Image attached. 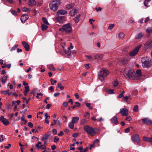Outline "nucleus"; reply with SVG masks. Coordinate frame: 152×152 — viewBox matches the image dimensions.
Wrapping results in <instances>:
<instances>
[{
    "instance_id": "obj_1",
    "label": "nucleus",
    "mask_w": 152,
    "mask_h": 152,
    "mask_svg": "<svg viewBox=\"0 0 152 152\" xmlns=\"http://www.w3.org/2000/svg\"><path fill=\"white\" fill-rule=\"evenodd\" d=\"M109 74L108 70L103 68H102L98 72V77L99 80L102 81Z\"/></svg>"
},
{
    "instance_id": "obj_2",
    "label": "nucleus",
    "mask_w": 152,
    "mask_h": 152,
    "mask_svg": "<svg viewBox=\"0 0 152 152\" xmlns=\"http://www.w3.org/2000/svg\"><path fill=\"white\" fill-rule=\"evenodd\" d=\"M61 3L60 0H53L49 4L50 10L53 12L56 11L58 10V7L60 5Z\"/></svg>"
},
{
    "instance_id": "obj_3",
    "label": "nucleus",
    "mask_w": 152,
    "mask_h": 152,
    "mask_svg": "<svg viewBox=\"0 0 152 152\" xmlns=\"http://www.w3.org/2000/svg\"><path fill=\"white\" fill-rule=\"evenodd\" d=\"M71 24L69 23L63 25L61 28L59 29V31L62 32H65L66 33H70L72 30Z\"/></svg>"
},
{
    "instance_id": "obj_4",
    "label": "nucleus",
    "mask_w": 152,
    "mask_h": 152,
    "mask_svg": "<svg viewBox=\"0 0 152 152\" xmlns=\"http://www.w3.org/2000/svg\"><path fill=\"white\" fill-rule=\"evenodd\" d=\"M135 75V73L133 69H129L127 70V69H125L124 75L125 77L128 78L133 79Z\"/></svg>"
},
{
    "instance_id": "obj_5",
    "label": "nucleus",
    "mask_w": 152,
    "mask_h": 152,
    "mask_svg": "<svg viewBox=\"0 0 152 152\" xmlns=\"http://www.w3.org/2000/svg\"><path fill=\"white\" fill-rule=\"evenodd\" d=\"M84 130L88 134L92 136H94L96 134L95 130L96 129H94L88 125L85 126L84 127Z\"/></svg>"
},
{
    "instance_id": "obj_6",
    "label": "nucleus",
    "mask_w": 152,
    "mask_h": 152,
    "mask_svg": "<svg viewBox=\"0 0 152 152\" xmlns=\"http://www.w3.org/2000/svg\"><path fill=\"white\" fill-rule=\"evenodd\" d=\"M141 61L144 67H149L152 65V61L148 59L146 60L145 58H143L141 59Z\"/></svg>"
},
{
    "instance_id": "obj_7",
    "label": "nucleus",
    "mask_w": 152,
    "mask_h": 152,
    "mask_svg": "<svg viewBox=\"0 0 152 152\" xmlns=\"http://www.w3.org/2000/svg\"><path fill=\"white\" fill-rule=\"evenodd\" d=\"M141 46V45H140L136 47L134 49L130 52L129 55L131 56H135L139 51V50Z\"/></svg>"
},
{
    "instance_id": "obj_8",
    "label": "nucleus",
    "mask_w": 152,
    "mask_h": 152,
    "mask_svg": "<svg viewBox=\"0 0 152 152\" xmlns=\"http://www.w3.org/2000/svg\"><path fill=\"white\" fill-rule=\"evenodd\" d=\"M119 113L122 116H126L128 114V110L126 108H121L120 110Z\"/></svg>"
},
{
    "instance_id": "obj_9",
    "label": "nucleus",
    "mask_w": 152,
    "mask_h": 152,
    "mask_svg": "<svg viewBox=\"0 0 152 152\" xmlns=\"http://www.w3.org/2000/svg\"><path fill=\"white\" fill-rule=\"evenodd\" d=\"M0 121H1L2 123L5 126L8 125L10 124V122L7 120L2 116L0 118Z\"/></svg>"
},
{
    "instance_id": "obj_10",
    "label": "nucleus",
    "mask_w": 152,
    "mask_h": 152,
    "mask_svg": "<svg viewBox=\"0 0 152 152\" xmlns=\"http://www.w3.org/2000/svg\"><path fill=\"white\" fill-rule=\"evenodd\" d=\"M152 45V40L149 39L146 43L144 45L145 48L146 49H147L148 48L151 47Z\"/></svg>"
},
{
    "instance_id": "obj_11",
    "label": "nucleus",
    "mask_w": 152,
    "mask_h": 152,
    "mask_svg": "<svg viewBox=\"0 0 152 152\" xmlns=\"http://www.w3.org/2000/svg\"><path fill=\"white\" fill-rule=\"evenodd\" d=\"M27 3V4L30 7L33 6L35 5L36 4V2L35 0H23Z\"/></svg>"
},
{
    "instance_id": "obj_12",
    "label": "nucleus",
    "mask_w": 152,
    "mask_h": 152,
    "mask_svg": "<svg viewBox=\"0 0 152 152\" xmlns=\"http://www.w3.org/2000/svg\"><path fill=\"white\" fill-rule=\"evenodd\" d=\"M28 18V16L27 15H23L21 17L20 20L23 23Z\"/></svg>"
},
{
    "instance_id": "obj_13",
    "label": "nucleus",
    "mask_w": 152,
    "mask_h": 152,
    "mask_svg": "<svg viewBox=\"0 0 152 152\" xmlns=\"http://www.w3.org/2000/svg\"><path fill=\"white\" fill-rule=\"evenodd\" d=\"M22 44L26 51H28L29 50V45L27 42L25 41L23 42Z\"/></svg>"
},
{
    "instance_id": "obj_14",
    "label": "nucleus",
    "mask_w": 152,
    "mask_h": 152,
    "mask_svg": "<svg viewBox=\"0 0 152 152\" xmlns=\"http://www.w3.org/2000/svg\"><path fill=\"white\" fill-rule=\"evenodd\" d=\"M111 121L115 124H118V118L116 116H114L111 119Z\"/></svg>"
},
{
    "instance_id": "obj_15",
    "label": "nucleus",
    "mask_w": 152,
    "mask_h": 152,
    "mask_svg": "<svg viewBox=\"0 0 152 152\" xmlns=\"http://www.w3.org/2000/svg\"><path fill=\"white\" fill-rule=\"evenodd\" d=\"M132 140L133 141H140L139 137L138 135L135 134L132 137Z\"/></svg>"
},
{
    "instance_id": "obj_16",
    "label": "nucleus",
    "mask_w": 152,
    "mask_h": 152,
    "mask_svg": "<svg viewBox=\"0 0 152 152\" xmlns=\"http://www.w3.org/2000/svg\"><path fill=\"white\" fill-rule=\"evenodd\" d=\"M143 140L145 141L150 142L152 144V137H143Z\"/></svg>"
},
{
    "instance_id": "obj_17",
    "label": "nucleus",
    "mask_w": 152,
    "mask_h": 152,
    "mask_svg": "<svg viewBox=\"0 0 152 152\" xmlns=\"http://www.w3.org/2000/svg\"><path fill=\"white\" fill-rule=\"evenodd\" d=\"M103 55L102 54H96L94 55V59H102V58Z\"/></svg>"
},
{
    "instance_id": "obj_18",
    "label": "nucleus",
    "mask_w": 152,
    "mask_h": 152,
    "mask_svg": "<svg viewBox=\"0 0 152 152\" xmlns=\"http://www.w3.org/2000/svg\"><path fill=\"white\" fill-rule=\"evenodd\" d=\"M79 119L78 117H73L72 120V123L76 124L79 121Z\"/></svg>"
},
{
    "instance_id": "obj_19",
    "label": "nucleus",
    "mask_w": 152,
    "mask_h": 152,
    "mask_svg": "<svg viewBox=\"0 0 152 152\" xmlns=\"http://www.w3.org/2000/svg\"><path fill=\"white\" fill-rule=\"evenodd\" d=\"M45 145H39L38 144H36V146L37 148L39 150V149H41L42 150H44V149L45 148H46Z\"/></svg>"
},
{
    "instance_id": "obj_20",
    "label": "nucleus",
    "mask_w": 152,
    "mask_h": 152,
    "mask_svg": "<svg viewBox=\"0 0 152 152\" xmlns=\"http://www.w3.org/2000/svg\"><path fill=\"white\" fill-rule=\"evenodd\" d=\"M141 121L143 124H149L150 120H149L147 118H142L141 119Z\"/></svg>"
},
{
    "instance_id": "obj_21",
    "label": "nucleus",
    "mask_w": 152,
    "mask_h": 152,
    "mask_svg": "<svg viewBox=\"0 0 152 152\" xmlns=\"http://www.w3.org/2000/svg\"><path fill=\"white\" fill-rule=\"evenodd\" d=\"M77 10L76 9L72 10L69 12L70 15L72 16H74L77 13Z\"/></svg>"
},
{
    "instance_id": "obj_22",
    "label": "nucleus",
    "mask_w": 152,
    "mask_h": 152,
    "mask_svg": "<svg viewBox=\"0 0 152 152\" xmlns=\"http://www.w3.org/2000/svg\"><path fill=\"white\" fill-rule=\"evenodd\" d=\"M74 5L72 4H67L66 6V8L67 10H69L73 7Z\"/></svg>"
},
{
    "instance_id": "obj_23",
    "label": "nucleus",
    "mask_w": 152,
    "mask_h": 152,
    "mask_svg": "<svg viewBox=\"0 0 152 152\" xmlns=\"http://www.w3.org/2000/svg\"><path fill=\"white\" fill-rule=\"evenodd\" d=\"M67 11L64 10H58L57 11V13L61 14L62 15H64L65 14L67 13Z\"/></svg>"
},
{
    "instance_id": "obj_24",
    "label": "nucleus",
    "mask_w": 152,
    "mask_h": 152,
    "mask_svg": "<svg viewBox=\"0 0 152 152\" xmlns=\"http://www.w3.org/2000/svg\"><path fill=\"white\" fill-rule=\"evenodd\" d=\"M50 136V134H45L43 136V137L42 139V140L43 141H46L48 138Z\"/></svg>"
},
{
    "instance_id": "obj_25",
    "label": "nucleus",
    "mask_w": 152,
    "mask_h": 152,
    "mask_svg": "<svg viewBox=\"0 0 152 152\" xmlns=\"http://www.w3.org/2000/svg\"><path fill=\"white\" fill-rule=\"evenodd\" d=\"M129 58L128 57L125 58L121 61V62L123 64H126L129 61Z\"/></svg>"
},
{
    "instance_id": "obj_26",
    "label": "nucleus",
    "mask_w": 152,
    "mask_h": 152,
    "mask_svg": "<svg viewBox=\"0 0 152 152\" xmlns=\"http://www.w3.org/2000/svg\"><path fill=\"white\" fill-rule=\"evenodd\" d=\"M143 35V34L142 33H140L136 35L135 37L136 39H139L142 38Z\"/></svg>"
},
{
    "instance_id": "obj_27",
    "label": "nucleus",
    "mask_w": 152,
    "mask_h": 152,
    "mask_svg": "<svg viewBox=\"0 0 152 152\" xmlns=\"http://www.w3.org/2000/svg\"><path fill=\"white\" fill-rule=\"evenodd\" d=\"M151 0H145L144 1V5L146 7H148L150 6V5L148 4L149 2Z\"/></svg>"
},
{
    "instance_id": "obj_28",
    "label": "nucleus",
    "mask_w": 152,
    "mask_h": 152,
    "mask_svg": "<svg viewBox=\"0 0 152 152\" xmlns=\"http://www.w3.org/2000/svg\"><path fill=\"white\" fill-rule=\"evenodd\" d=\"M57 86L61 90H63L64 88V87L62 86L61 84L59 82L57 83Z\"/></svg>"
},
{
    "instance_id": "obj_29",
    "label": "nucleus",
    "mask_w": 152,
    "mask_h": 152,
    "mask_svg": "<svg viewBox=\"0 0 152 152\" xmlns=\"http://www.w3.org/2000/svg\"><path fill=\"white\" fill-rule=\"evenodd\" d=\"M146 32L148 34H150L152 32V27H150L147 28L146 30Z\"/></svg>"
},
{
    "instance_id": "obj_30",
    "label": "nucleus",
    "mask_w": 152,
    "mask_h": 152,
    "mask_svg": "<svg viewBox=\"0 0 152 152\" xmlns=\"http://www.w3.org/2000/svg\"><path fill=\"white\" fill-rule=\"evenodd\" d=\"M80 15H78L77 16L74 18V20L75 21V22L76 23H78L79 21V18L80 17Z\"/></svg>"
},
{
    "instance_id": "obj_31",
    "label": "nucleus",
    "mask_w": 152,
    "mask_h": 152,
    "mask_svg": "<svg viewBox=\"0 0 152 152\" xmlns=\"http://www.w3.org/2000/svg\"><path fill=\"white\" fill-rule=\"evenodd\" d=\"M42 20L45 24H46V25H49V23H48L47 19L45 18L44 17H43L42 18Z\"/></svg>"
},
{
    "instance_id": "obj_32",
    "label": "nucleus",
    "mask_w": 152,
    "mask_h": 152,
    "mask_svg": "<svg viewBox=\"0 0 152 152\" xmlns=\"http://www.w3.org/2000/svg\"><path fill=\"white\" fill-rule=\"evenodd\" d=\"M42 31L46 30L48 28V26L45 24H42Z\"/></svg>"
},
{
    "instance_id": "obj_33",
    "label": "nucleus",
    "mask_w": 152,
    "mask_h": 152,
    "mask_svg": "<svg viewBox=\"0 0 152 152\" xmlns=\"http://www.w3.org/2000/svg\"><path fill=\"white\" fill-rule=\"evenodd\" d=\"M136 73L137 75L139 76H140L141 75V70L140 69H138L136 71Z\"/></svg>"
},
{
    "instance_id": "obj_34",
    "label": "nucleus",
    "mask_w": 152,
    "mask_h": 152,
    "mask_svg": "<svg viewBox=\"0 0 152 152\" xmlns=\"http://www.w3.org/2000/svg\"><path fill=\"white\" fill-rule=\"evenodd\" d=\"M23 11L26 12H28L30 10V9L26 7H23L22 9Z\"/></svg>"
},
{
    "instance_id": "obj_35",
    "label": "nucleus",
    "mask_w": 152,
    "mask_h": 152,
    "mask_svg": "<svg viewBox=\"0 0 152 152\" xmlns=\"http://www.w3.org/2000/svg\"><path fill=\"white\" fill-rule=\"evenodd\" d=\"M84 117L86 118H89L90 117V115L89 113L88 112H86L84 115Z\"/></svg>"
},
{
    "instance_id": "obj_36",
    "label": "nucleus",
    "mask_w": 152,
    "mask_h": 152,
    "mask_svg": "<svg viewBox=\"0 0 152 152\" xmlns=\"http://www.w3.org/2000/svg\"><path fill=\"white\" fill-rule=\"evenodd\" d=\"M9 90H8L7 91H3V92L4 94H8L9 96H10L12 94V92H9Z\"/></svg>"
},
{
    "instance_id": "obj_37",
    "label": "nucleus",
    "mask_w": 152,
    "mask_h": 152,
    "mask_svg": "<svg viewBox=\"0 0 152 152\" xmlns=\"http://www.w3.org/2000/svg\"><path fill=\"white\" fill-rule=\"evenodd\" d=\"M113 91L114 90L113 89H109L107 91V93L109 94H114V92Z\"/></svg>"
},
{
    "instance_id": "obj_38",
    "label": "nucleus",
    "mask_w": 152,
    "mask_h": 152,
    "mask_svg": "<svg viewBox=\"0 0 152 152\" xmlns=\"http://www.w3.org/2000/svg\"><path fill=\"white\" fill-rule=\"evenodd\" d=\"M91 104L89 103H87L86 104V106L90 110H91L93 109V107L90 106Z\"/></svg>"
},
{
    "instance_id": "obj_39",
    "label": "nucleus",
    "mask_w": 152,
    "mask_h": 152,
    "mask_svg": "<svg viewBox=\"0 0 152 152\" xmlns=\"http://www.w3.org/2000/svg\"><path fill=\"white\" fill-rule=\"evenodd\" d=\"M44 151H43L42 152H49L50 151V149L49 148H47L46 146L45 148L44 149Z\"/></svg>"
},
{
    "instance_id": "obj_40",
    "label": "nucleus",
    "mask_w": 152,
    "mask_h": 152,
    "mask_svg": "<svg viewBox=\"0 0 152 152\" xmlns=\"http://www.w3.org/2000/svg\"><path fill=\"white\" fill-rule=\"evenodd\" d=\"M65 53L68 56H70L71 54V51L69 50H66L65 51Z\"/></svg>"
},
{
    "instance_id": "obj_41",
    "label": "nucleus",
    "mask_w": 152,
    "mask_h": 152,
    "mask_svg": "<svg viewBox=\"0 0 152 152\" xmlns=\"http://www.w3.org/2000/svg\"><path fill=\"white\" fill-rule=\"evenodd\" d=\"M74 123H69V127L71 129H73L74 127Z\"/></svg>"
},
{
    "instance_id": "obj_42",
    "label": "nucleus",
    "mask_w": 152,
    "mask_h": 152,
    "mask_svg": "<svg viewBox=\"0 0 152 152\" xmlns=\"http://www.w3.org/2000/svg\"><path fill=\"white\" fill-rule=\"evenodd\" d=\"M18 45H16L14 46L13 47H12L11 49H10L11 51H12L14 50H15L18 47Z\"/></svg>"
},
{
    "instance_id": "obj_43",
    "label": "nucleus",
    "mask_w": 152,
    "mask_h": 152,
    "mask_svg": "<svg viewBox=\"0 0 152 152\" xmlns=\"http://www.w3.org/2000/svg\"><path fill=\"white\" fill-rule=\"evenodd\" d=\"M4 77H1V81L3 84H4L5 83L7 79L6 78H5V79H4Z\"/></svg>"
},
{
    "instance_id": "obj_44",
    "label": "nucleus",
    "mask_w": 152,
    "mask_h": 152,
    "mask_svg": "<svg viewBox=\"0 0 152 152\" xmlns=\"http://www.w3.org/2000/svg\"><path fill=\"white\" fill-rule=\"evenodd\" d=\"M59 140V138L57 136H55L54 138V142H57Z\"/></svg>"
},
{
    "instance_id": "obj_45",
    "label": "nucleus",
    "mask_w": 152,
    "mask_h": 152,
    "mask_svg": "<svg viewBox=\"0 0 152 152\" xmlns=\"http://www.w3.org/2000/svg\"><path fill=\"white\" fill-rule=\"evenodd\" d=\"M124 37V34L122 33H120L119 34V37L121 39L123 38Z\"/></svg>"
},
{
    "instance_id": "obj_46",
    "label": "nucleus",
    "mask_w": 152,
    "mask_h": 152,
    "mask_svg": "<svg viewBox=\"0 0 152 152\" xmlns=\"http://www.w3.org/2000/svg\"><path fill=\"white\" fill-rule=\"evenodd\" d=\"M133 111L135 112H137L138 111V105H136L133 108Z\"/></svg>"
},
{
    "instance_id": "obj_47",
    "label": "nucleus",
    "mask_w": 152,
    "mask_h": 152,
    "mask_svg": "<svg viewBox=\"0 0 152 152\" xmlns=\"http://www.w3.org/2000/svg\"><path fill=\"white\" fill-rule=\"evenodd\" d=\"M25 90L24 91L26 92H28L29 91V87L28 86H25Z\"/></svg>"
},
{
    "instance_id": "obj_48",
    "label": "nucleus",
    "mask_w": 152,
    "mask_h": 152,
    "mask_svg": "<svg viewBox=\"0 0 152 152\" xmlns=\"http://www.w3.org/2000/svg\"><path fill=\"white\" fill-rule=\"evenodd\" d=\"M114 26V24H110L109 25L108 27V29L110 30H111Z\"/></svg>"
},
{
    "instance_id": "obj_49",
    "label": "nucleus",
    "mask_w": 152,
    "mask_h": 152,
    "mask_svg": "<svg viewBox=\"0 0 152 152\" xmlns=\"http://www.w3.org/2000/svg\"><path fill=\"white\" fill-rule=\"evenodd\" d=\"M130 98V96H126L124 97V99L126 101H127V100L129 99Z\"/></svg>"
},
{
    "instance_id": "obj_50",
    "label": "nucleus",
    "mask_w": 152,
    "mask_h": 152,
    "mask_svg": "<svg viewBox=\"0 0 152 152\" xmlns=\"http://www.w3.org/2000/svg\"><path fill=\"white\" fill-rule=\"evenodd\" d=\"M45 119H49L50 118V116L48 115L47 113H45Z\"/></svg>"
},
{
    "instance_id": "obj_51",
    "label": "nucleus",
    "mask_w": 152,
    "mask_h": 152,
    "mask_svg": "<svg viewBox=\"0 0 152 152\" xmlns=\"http://www.w3.org/2000/svg\"><path fill=\"white\" fill-rule=\"evenodd\" d=\"M118 84V81L117 80H115L113 83V85L114 86H116Z\"/></svg>"
},
{
    "instance_id": "obj_52",
    "label": "nucleus",
    "mask_w": 152,
    "mask_h": 152,
    "mask_svg": "<svg viewBox=\"0 0 152 152\" xmlns=\"http://www.w3.org/2000/svg\"><path fill=\"white\" fill-rule=\"evenodd\" d=\"M49 90L52 92H53L54 91L53 87V86H50L49 88Z\"/></svg>"
},
{
    "instance_id": "obj_53",
    "label": "nucleus",
    "mask_w": 152,
    "mask_h": 152,
    "mask_svg": "<svg viewBox=\"0 0 152 152\" xmlns=\"http://www.w3.org/2000/svg\"><path fill=\"white\" fill-rule=\"evenodd\" d=\"M37 96H36V97L37 99L39 98V96H41V97H42L43 95L41 93H37Z\"/></svg>"
},
{
    "instance_id": "obj_54",
    "label": "nucleus",
    "mask_w": 152,
    "mask_h": 152,
    "mask_svg": "<svg viewBox=\"0 0 152 152\" xmlns=\"http://www.w3.org/2000/svg\"><path fill=\"white\" fill-rule=\"evenodd\" d=\"M87 123L86 121L85 120L83 119L81 120V121L80 122V124H84Z\"/></svg>"
},
{
    "instance_id": "obj_55",
    "label": "nucleus",
    "mask_w": 152,
    "mask_h": 152,
    "mask_svg": "<svg viewBox=\"0 0 152 152\" xmlns=\"http://www.w3.org/2000/svg\"><path fill=\"white\" fill-rule=\"evenodd\" d=\"M28 126L30 128H32L33 125V124L31 122H29L28 123Z\"/></svg>"
},
{
    "instance_id": "obj_56",
    "label": "nucleus",
    "mask_w": 152,
    "mask_h": 152,
    "mask_svg": "<svg viewBox=\"0 0 152 152\" xmlns=\"http://www.w3.org/2000/svg\"><path fill=\"white\" fill-rule=\"evenodd\" d=\"M49 69L52 71H55V69L53 66L52 65H50L49 67Z\"/></svg>"
},
{
    "instance_id": "obj_57",
    "label": "nucleus",
    "mask_w": 152,
    "mask_h": 152,
    "mask_svg": "<svg viewBox=\"0 0 152 152\" xmlns=\"http://www.w3.org/2000/svg\"><path fill=\"white\" fill-rule=\"evenodd\" d=\"M132 119L130 116H128L126 117V120L129 121H130L132 120Z\"/></svg>"
},
{
    "instance_id": "obj_58",
    "label": "nucleus",
    "mask_w": 152,
    "mask_h": 152,
    "mask_svg": "<svg viewBox=\"0 0 152 152\" xmlns=\"http://www.w3.org/2000/svg\"><path fill=\"white\" fill-rule=\"evenodd\" d=\"M77 149L78 150H80V152H83V148L82 146H81L78 148H77Z\"/></svg>"
},
{
    "instance_id": "obj_59",
    "label": "nucleus",
    "mask_w": 152,
    "mask_h": 152,
    "mask_svg": "<svg viewBox=\"0 0 152 152\" xmlns=\"http://www.w3.org/2000/svg\"><path fill=\"white\" fill-rule=\"evenodd\" d=\"M52 132L53 134H56L57 133V130L55 129H53L52 130Z\"/></svg>"
},
{
    "instance_id": "obj_60",
    "label": "nucleus",
    "mask_w": 152,
    "mask_h": 152,
    "mask_svg": "<svg viewBox=\"0 0 152 152\" xmlns=\"http://www.w3.org/2000/svg\"><path fill=\"white\" fill-rule=\"evenodd\" d=\"M95 9L97 12H98L99 11H101L102 8L100 7H99L98 8H96Z\"/></svg>"
},
{
    "instance_id": "obj_61",
    "label": "nucleus",
    "mask_w": 152,
    "mask_h": 152,
    "mask_svg": "<svg viewBox=\"0 0 152 152\" xmlns=\"http://www.w3.org/2000/svg\"><path fill=\"white\" fill-rule=\"evenodd\" d=\"M8 115L10 117V118H9V120L10 121H11L12 120V118L14 115V114L13 113H12L10 115Z\"/></svg>"
},
{
    "instance_id": "obj_62",
    "label": "nucleus",
    "mask_w": 152,
    "mask_h": 152,
    "mask_svg": "<svg viewBox=\"0 0 152 152\" xmlns=\"http://www.w3.org/2000/svg\"><path fill=\"white\" fill-rule=\"evenodd\" d=\"M63 105L64 107H66L68 105V103L66 102H64L63 103Z\"/></svg>"
},
{
    "instance_id": "obj_63",
    "label": "nucleus",
    "mask_w": 152,
    "mask_h": 152,
    "mask_svg": "<svg viewBox=\"0 0 152 152\" xmlns=\"http://www.w3.org/2000/svg\"><path fill=\"white\" fill-rule=\"evenodd\" d=\"M52 105L50 104H48L46 105V108L47 109H49L51 106Z\"/></svg>"
},
{
    "instance_id": "obj_64",
    "label": "nucleus",
    "mask_w": 152,
    "mask_h": 152,
    "mask_svg": "<svg viewBox=\"0 0 152 152\" xmlns=\"http://www.w3.org/2000/svg\"><path fill=\"white\" fill-rule=\"evenodd\" d=\"M23 84L24 86H28V84L27 83H26L25 81H23Z\"/></svg>"
}]
</instances>
